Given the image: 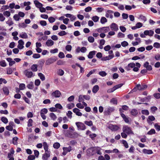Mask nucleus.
Segmentation results:
<instances>
[{
    "label": "nucleus",
    "mask_w": 160,
    "mask_h": 160,
    "mask_svg": "<svg viewBox=\"0 0 160 160\" xmlns=\"http://www.w3.org/2000/svg\"><path fill=\"white\" fill-rule=\"evenodd\" d=\"M135 64L134 63H129L128 65L126 66L125 68V69L128 71L131 70V68H133V71L134 72H137L139 70V68H138L135 67Z\"/></svg>",
    "instance_id": "1"
},
{
    "label": "nucleus",
    "mask_w": 160,
    "mask_h": 160,
    "mask_svg": "<svg viewBox=\"0 0 160 160\" xmlns=\"http://www.w3.org/2000/svg\"><path fill=\"white\" fill-rule=\"evenodd\" d=\"M122 131L128 134H134L133 132L131 130V128L127 125L123 126L122 128Z\"/></svg>",
    "instance_id": "2"
},
{
    "label": "nucleus",
    "mask_w": 160,
    "mask_h": 160,
    "mask_svg": "<svg viewBox=\"0 0 160 160\" xmlns=\"http://www.w3.org/2000/svg\"><path fill=\"white\" fill-rule=\"evenodd\" d=\"M57 58L56 57H51L48 58L46 61L45 64L47 65H50L55 62Z\"/></svg>",
    "instance_id": "3"
},
{
    "label": "nucleus",
    "mask_w": 160,
    "mask_h": 160,
    "mask_svg": "<svg viewBox=\"0 0 160 160\" xmlns=\"http://www.w3.org/2000/svg\"><path fill=\"white\" fill-rule=\"evenodd\" d=\"M62 149L63 151L62 154L64 156L68 152H70L72 150L71 147L70 146H69L68 147H63Z\"/></svg>",
    "instance_id": "4"
},
{
    "label": "nucleus",
    "mask_w": 160,
    "mask_h": 160,
    "mask_svg": "<svg viewBox=\"0 0 160 160\" xmlns=\"http://www.w3.org/2000/svg\"><path fill=\"white\" fill-rule=\"evenodd\" d=\"M24 74L28 78H30L33 77V73L31 71H28L27 69L25 70L23 72Z\"/></svg>",
    "instance_id": "5"
},
{
    "label": "nucleus",
    "mask_w": 160,
    "mask_h": 160,
    "mask_svg": "<svg viewBox=\"0 0 160 160\" xmlns=\"http://www.w3.org/2000/svg\"><path fill=\"white\" fill-rule=\"evenodd\" d=\"M50 152L49 151H45L44 154L42 156V159L43 160H48V158L50 156Z\"/></svg>",
    "instance_id": "6"
},
{
    "label": "nucleus",
    "mask_w": 160,
    "mask_h": 160,
    "mask_svg": "<svg viewBox=\"0 0 160 160\" xmlns=\"http://www.w3.org/2000/svg\"><path fill=\"white\" fill-rule=\"evenodd\" d=\"M108 128L112 131H116L118 130L119 127L117 125H113L112 124H110L108 127Z\"/></svg>",
    "instance_id": "7"
},
{
    "label": "nucleus",
    "mask_w": 160,
    "mask_h": 160,
    "mask_svg": "<svg viewBox=\"0 0 160 160\" xmlns=\"http://www.w3.org/2000/svg\"><path fill=\"white\" fill-rule=\"evenodd\" d=\"M155 119V118L153 116H149L147 119V122L149 125H151L153 123L152 121H154Z\"/></svg>",
    "instance_id": "8"
},
{
    "label": "nucleus",
    "mask_w": 160,
    "mask_h": 160,
    "mask_svg": "<svg viewBox=\"0 0 160 160\" xmlns=\"http://www.w3.org/2000/svg\"><path fill=\"white\" fill-rule=\"evenodd\" d=\"M61 95V92L58 90H56L55 91L53 92L51 95L55 98H59Z\"/></svg>",
    "instance_id": "9"
},
{
    "label": "nucleus",
    "mask_w": 160,
    "mask_h": 160,
    "mask_svg": "<svg viewBox=\"0 0 160 160\" xmlns=\"http://www.w3.org/2000/svg\"><path fill=\"white\" fill-rule=\"evenodd\" d=\"M143 67L146 68L147 71H151L152 69V68L151 65H149V63L148 62H146L143 64Z\"/></svg>",
    "instance_id": "10"
},
{
    "label": "nucleus",
    "mask_w": 160,
    "mask_h": 160,
    "mask_svg": "<svg viewBox=\"0 0 160 160\" xmlns=\"http://www.w3.org/2000/svg\"><path fill=\"white\" fill-rule=\"evenodd\" d=\"M110 27L112 31H117L118 30V26L114 23H112L110 26Z\"/></svg>",
    "instance_id": "11"
},
{
    "label": "nucleus",
    "mask_w": 160,
    "mask_h": 160,
    "mask_svg": "<svg viewBox=\"0 0 160 160\" xmlns=\"http://www.w3.org/2000/svg\"><path fill=\"white\" fill-rule=\"evenodd\" d=\"M144 34L149 36H152L154 34V31L151 30H145L144 32Z\"/></svg>",
    "instance_id": "12"
},
{
    "label": "nucleus",
    "mask_w": 160,
    "mask_h": 160,
    "mask_svg": "<svg viewBox=\"0 0 160 160\" xmlns=\"http://www.w3.org/2000/svg\"><path fill=\"white\" fill-rule=\"evenodd\" d=\"M18 48L20 49H22L24 48L23 45L24 44V42L22 39H20L18 41Z\"/></svg>",
    "instance_id": "13"
},
{
    "label": "nucleus",
    "mask_w": 160,
    "mask_h": 160,
    "mask_svg": "<svg viewBox=\"0 0 160 160\" xmlns=\"http://www.w3.org/2000/svg\"><path fill=\"white\" fill-rule=\"evenodd\" d=\"M113 55H109L108 56L104 57L101 58V60L103 61H106L111 59L113 58Z\"/></svg>",
    "instance_id": "14"
},
{
    "label": "nucleus",
    "mask_w": 160,
    "mask_h": 160,
    "mask_svg": "<svg viewBox=\"0 0 160 160\" xmlns=\"http://www.w3.org/2000/svg\"><path fill=\"white\" fill-rule=\"evenodd\" d=\"M78 133L76 132H71L69 133V136L72 138H75L78 137Z\"/></svg>",
    "instance_id": "15"
},
{
    "label": "nucleus",
    "mask_w": 160,
    "mask_h": 160,
    "mask_svg": "<svg viewBox=\"0 0 160 160\" xmlns=\"http://www.w3.org/2000/svg\"><path fill=\"white\" fill-rule=\"evenodd\" d=\"M96 51H93L90 52L88 55V58L90 59L92 58H93V56L96 54Z\"/></svg>",
    "instance_id": "16"
},
{
    "label": "nucleus",
    "mask_w": 160,
    "mask_h": 160,
    "mask_svg": "<svg viewBox=\"0 0 160 160\" xmlns=\"http://www.w3.org/2000/svg\"><path fill=\"white\" fill-rule=\"evenodd\" d=\"M34 3L36 7L39 8H40L42 7L43 5L41 3H40L39 1L37 0H35L34 1Z\"/></svg>",
    "instance_id": "17"
},
{
    "label": "nucleus",
    "mask_w": 160,
    "mask_h": 160,
    "mask_svg": "<svg viewBox=\"0 0 160 160\" xmlns=\"http://www.w3.org/2000/svg\"><path fill=\"white\" fill-rule=\"evenodd\" d=\"M102 149L99 147H95L94 150L96 152V153L99 155H101L102 153L101 151Z\"/></svg>",
    "instance_id": "18"
},
{
    "label": "nucleus",
    "mask_w": 160,
    "mask_h": 160,
    "mask_svg": "<svg viewBox=\"0 0 160 160\" xmlns=\"http://www.w3.org/2000/svg\"><path fill=\"white\" fill-rule=\"evenodd\" d=\"M54 44V42L51 39L48 40L46 42V44L48 47L51 46Z\"/></svg>",
    "instance_id": "19"
},
{
    "label": "nucleus",
    "mask_w": 160,
    "mask_h": 160,
    "mask_svg": "<svg viewBox=\"0 0 160 160\" xmlns=\"http://www.w3.org/2000/svg\"><path fill=\"white\" fill-rule=\"evenodd\" d=\"M143 152L145 154H152L153 153L152 151L151 150H147L144 149L142 150Z\"/></svg>",
    "instance_id": "20"
},
{
    "label": "nucleus",
    "mask_w": 160,
    "mask_h": 160,
    "mask_svg": "<svg viewBox=\"0 0 160 160\" xmlns=\"http://www.w3.org/2000/svg\"><path fill=\"white\" fill-rule=\"evenodd\" d=\"M4 94L6 95H8L9 93V91L7 87H4L2 88Z\"/></svg>",
    "instance_id": "21"
},
{
    "label": "nucleus",
    "mask_w": 160,
    "mask_h": 160,
    "mask_svg": "<svg viewBox=\"0 0 160 160\" xmlns=\"http://www.w3.org/2000/svg\"><path fill=\"white\" fill-rule=\"evenodd\" d=\"M130 113L133 116H136L138 114V111L136 109H133L131 110Z\"/></svg>",
    "instance_id": "22"
},
{
    "label": "nucleus",
    "mask_w": 160,
    "mask_h": 160,
    "mask_svg": "<svg viewBox=\"0 0 160 160\" xmlns=\"http://www.w3.org/2000/svg\"><path fill=\"white\" fill-rule=\"evenodd\" d=\"M99 89V86L97 85H96L94 86L92 88V92L94 93H95L98 91V90Z\"/></svg>",
    "instance_id": "23"
},
{
    "label": "nucleus",
    "mask_w": 160,
    "mask_h": 160,
    "mask_svg": "<svg viewBox=\"0 0 160 160\" xmlns=\"http://www.w3.org/2000/svg\"><path fill=\"white\" fill-rule=\"evenodd\" d=\"M37 67V65L33 64L31 66V69L33 72H36L38 70Z\"/></svg>",
    "instance_id": "24"
},
{
    "label": "nucleus",
    "mask_w": 160,
    "mask_h": 160,
    "mask_svg": "<svg viewBox=\"0 0 160 160\" xmlns=\"http://www.w3.org/2000/svg\"><path fill=\"white\" fill-rule=\"evenodd\" d=\"M102 32L106 33L108 32L110 30V28L109 27H104L101 28Z\"/></svg>",
    "instance_id": "25"
},
{
    "label": "nucleus",
    "mask_w": 160,
    "mask_h": 160,
    "mask_svg": "<svg viewBox=\"0 0 160 160\" xmlns=\"http://www.w3.org/2000/svg\"><path fill=\"white\" fill-rule=\"evenodd\" d=\"M19 37L25 39L27 38H28V36L27 33L25 32H23L20 34V35L19 36Z\"/></svg>",
    "instance_id": "26"
},
{
    "label": "nucleus",
    "mask_w": 160,
    "mask_h": 160,
    "mask_svg": "<svg viewBox=\"0 0 160 160\" xmlns=\"http://www.w3.org/2000/svg\"><path fill=\"white\" fill-rule=\"evenodd\" d=\"M73 112L78 116H80V110L77 108H75L73 109Z\"/></svg>",
    "instance_id": "27"
},
{
    "label": "nucleus",
    "mask_w": 160,
    "mask_h": 160,
    "mask_svg": "<svg viewBox=\"0 0 160 160\" xmlns=\"http://www.w3.org/2000/svg\"><path fill=\"white\" fill-rule=\"evenodd\" d=\"M72 68L75 69H78V68H80V64L78 63H76L75 64L72 65Z\"/></svg>",
    "instance_id": "28"
},
{
    "label": "nucleus",
    "mask_w": 160,
    "mask_h": 160,
    "mask_svg": "<svg viewBox=\"0 0 160 160\" xmlns=\"http://www.w3.org/2000/svg\"><path fill=\"white\" fill-rule=\"evenodd\" d=\"M107 22V20L106 18L103 17H101L100 19V22L102 24H104Z\"/></svg>",
    "instance_id": "29"
},
{
    "label": "nucleus",
    "mask_w": 160,
    "mask_h": 160,
    "mask_svg": "<svg viewBox=\"0 0 160 160\" xmlns=\"http://www.w3.org/2000/svg\"><path fill=\"white\" fill-rule=\"evenodd\" d=\"M18 137H15L12 138V143L14 145H17L18 144L17 141L18 140Z\"/></svg>",
    "instance_id": "30"
},
{
    "label": "nucleus",
    "mask_w": 160,
    "mask_h": 160,
    "mask_svg": "<svg viewBox=\"0 0 160 160\" xmlns=\"http://www.w3.org/2000/svg\"><path fill=\"white\" fill-rule=\"evenodd\" d=\"M129 107L127 105H123L122 106V108L119 109V111L120 112H122V110H128Z\"/></svg>",
    "instance_id": "31"
},
{
    "label": "nucleus",
    "mask_w": 160,
    "mask_h": 160,
    "mask_svg": "<svg viewBox=\"0 0 160 160\" xmlns=\"http://www.w3.org/2000/svg\"><path fill=\"white\" fill-rule=\"evenodd\" d=\"M6 23L9 26H11L13 24V22L12 19L9 18L8 20L6 22Z\"/></svg>",
    "instance_id": "32"
},
{
    "label": "nucleus",
    "mask_w": 160,
    "mask_h": 160,
    "mask_svg": "<svg viewBox=\"0 0 160 160\" xmlns=\"http://www.w3.org/2000/svg\"><path fill=\"white\" fill-rule=\"evenodd\" d=\"M27 87L28 89H32L34 87L33 83L32 82H31L29 84L27 85Z\"/></svg>",
    "instance_id": "33"
},
{
    "label": "nucleus",
    "mask_w": 160,
    "mask_h": 160,
    "mask_svg": "<svg viewBox=\"0 0 160 160\" xmlns=\"http://www.w3.org/2000/svg\"><path fill=\"white\" fill-rule=\"evenodd\" d=\"M1 120L5 124L7 123L8 122V119L4 117H2L1 118Z\"/></svg>",
    "instance_id": "34"
},
{
    "label": "nucleus",
    "mask_w": 160,
    "mask_h": 160,
    "mask_svg": "<svg viewBox=\"0 0 160 160\" xmlns=\"http://www.w3.org/2000/svg\"><path fill=\"white\" fill-rule=\"evenodd\" d=\"M50 117L51 119L53 120H55L57 118L56 115L52 112H51L50 114Z\"/></svg>",
    "instance_id": "35"
},
{
    "label": "nucleus",
    "mask_w": 160,
    "mask_h": 160,
    "mask_svg": "<svg viewBox=\"0 0 160 160\" xmlns=\"http://www.w3.org/2000/svg\"><path fill=\"white\" fill-rule=\"evenodd\" d=\"M99 18L98 16H95L92 17V19L94 22H97L98 21Z\"/></svg>",
    "instance_id": "36"
},
{
    "label": "nucleus",
    "mask_w": 160,
    "mask_h": 160,
    "mask_svg": "<svg viewBox=\"0 0 160 160\" xmlns=\"http://www.w3.org/2000/svg\"><path fill=\"white\" fill-rule=\"evenodd\" d=\"M138 88V89L139 90H142V85L139 84L137 85V87L134 88L132 90L133 92L136 91V89Z\"/></svg>",
    "instance_id": "37"
},
{
    "label": "nucleus",
    "mask_w": 160,
    "mask_h": 160,
    "mask_svg": "<svg viewBox=\"0 0 160 160\" xmlns=\"http://www.w3.org/2000/svg\"><path fill=\"white\" fill-rule=\"evenodd\" d=\"M38 76L42 81H44L45 80V77L44 75L41 73H38Z\"/></svg>",
    "instance_id": "38"
},
{
    "label": "nucleus",
    "mask_w": 160,
    "mask_h": 160,
    "mask_svg": "<svg viewBox=\"0 0 160 160\" xmlns=\"http://www.w3.org/2000/svg\"><path fill=\"white\" fill-rule=\"evenodd\" d=\"M43 146L45 151H48V146L46 142H44L43 143Z\"/></svg>",
    "instance_id": "39"
},
{
    "label": "nucleus",
    "mask_w": 160,
    "mask_h": 160,
    "mask_svg": "<svg viewBox=\"0 0 160 160\" xmlns=\"http://www.w3.org/2000/svg\"><path fill=\"white\" fill-rule=\"evenodd\" d=\"M74 104L73 103H71L68 104L67 105V107L69 109H72L74 107Z\"/></svg>",
    "instance_id": "40"
},
{
    "label": "nucleus",
    "mask_w": 160,
    "mask_h": 160,
    "mask_svg": "<svg viewBox=\"0 0 160 160\" xmlns=\"http://www.w3.org/2000/svg\"><path fill=\"white\" fill-rule=\"evenodd\" d=\"M156 132L155 130L154 129H152L148 132L147 134L148 135H151L154 134Z\"/></svg>",
    "instance_id": "41"
},
{
    "label": "nucleus",
    "mask_w": 160,
    "mask_h": 160,
    "mask_svg": "<svg viewBox=\"0 0 160 160\" xmlns=\"http://www.w3.org/2000/svg\"><path fill=\"white\" fill-rule=\"evenodd\" d=\"M57 74L58 75H59L60 76H62L64 74V72L61 69H59L57 72Z\"/></svg>",
    "instance_id": "42"
},
{
    "label": "nucleus",
    "mask_w": 160,
    "mask_h": 160,
    "mask_svg": "<svg viewBox=\"0 0 160 160\" xmlns=\"http://www.w3.org/2000/svg\"><path fill=\"white\" fill-rule=\"evenodd\" d=\"M0 65L2 67L6 66L7 64L5 60H3L0 62Z\"/></svg>",
    "instance_id": "43"
},
{
    "label": "nucleus",
    "mask_w": 160,
    "mask_h": 160,
    "mask_svg": "<svg viewBox=\"0 0 160 160\" xmlns=\"http://www.w3.org/2000/svg\"><path fill=\"white\" fill-rule=\"evenodd\" d=\"M48 110L47 108H44L41 109L40 112V114H44L48 112Z\"/></svg>",
    "instance_id": "44"
},
{
    "label": "nucleus",
    "mask_w": 160,
    "mask_h": 160,
    "mask_svg": "<svg viewBox=\"0 0 160 160\" xmlns=\"http://www.w3.org/2000/svg\"><path fill=\"white\" fill-rule=\"evenodd\" d=\"M33 120L31 119H29L28 122V126L30 127L32 125Z\"/></svg>",
    "instance_id": "45"
},
{
    "label": "nucleus",
    "mask_w": 160,
    "mask_h": 160,
    "mask_svg": "<svg viewBox=\"0 0 160 160\" xmlns=\"http://www.w3.org/2000/svg\"><path fill=\"white\" fill-rule=\"evenodd\" d=\"M142 113L146 115H148L149 114V112L147 110H143L141 111Z\"/></svg>",
    "instance_id": "46"
},
{
    "label": "nucleus",
    "mask_w": 160,
    "mask_h": 160,
    "mask_svg": "<svg viewBox=\"0 0 160 160\" xmlns=\"http://www.w3.org/2000/svg\"><path fill=\"white\" fill-rule=\"evenodd\" d=\"M53 147L55 148L58 149L60 147V144L58 142H55L53 144Z\"/></svg>",
    "instance_id": "47"
},
{
    "label": "nucleus",
    "mask_w": 160,
    "mask_h": 160,
    "mask_svg": "<svg viewBox=\"0 0 160 160\" xmlns=\"http://www.w3.org/2000/svg\"><path fill=\"white\" fill-rule=\"evenodd\" d=\"M122 143L126 148H128V145L127 142L125 140H123L122 141Z\"/></svg>",
    "instance_id": "48"
},
{
    "label": "nucleus",
    "mask_w": 160,
    "mask_h": 160,
    "mask_svg": "<svg viewBox=\"0 0 160 160\" xmlns=\"http://www.w3.org/2000/svg\"><path fill=\"white\" fill-rule=\"evenodd\" d=\"M88 40L89 42L92 43L94 42V39L92 37L89 36L88 38Z\"/></svg>",
    "instance_id": "49"
},
{
    "label": "nucleus",
    "mask_w": 160,
    "mask_h": 160,
    "mask_svg": "<svg viewBox=\"0 0 160 160\" xmlns=\"http://www.w3.org/2000/svg\"><path fill=\"white\" fill-rule=\"evenodd\" d=\"M108 113H110L114 110V108L113 107H108Z\"/></svg>",
    "instance_id": "50"
},
{
    "label": "nucleus",
    "mask_w": 160,
    "mask_h": 160,
    "mask_svg": "<svg viewBox=\"0 0 160 160\" xmlns=\"http://www.w3.org/2000/svg\"><path fill=\"white\" fill-rule=\"evenodd\" d=\"M154 126L157 131H160V125H159L158 124L156 123L154 124Z\"/></svg>",
    "instance_id": "51"
},
{
    "label": "nucleus",
    "mask_w": 160,
    "mask_h": 160,
    "mask_svg": "<svg viewBox=\"0 0 160 160\" xmlns=\"http://www.w3.org/2000/svg\"><path fill=\"white\" fill-rule=\"evenodd\" d=\"M48 21L50 23H53L55 21V19L52 17H50L48 19Z\"/></svg>",
    "instance_id": "52"
},
{
    "label": "nucleus",
    "mask_w": 160,
    "mask_h": 160,
    "mask_svg": "<svg viewBox=\"0 0 160 160\" xmlns=\"http://www.w3.org/2000/svg\"><path fill=\"white\" fill-rule=\"evenodd\" d=\"M58 34L60 36H62L67 34V33L64 31H62L59 32Z\"/></svg>",
    "instance_id": "53"
},
{
    "label": "nucleus",
    "mask_w": 160,
    "mask_h": 160,
    "mask_svg": "<svg viewBox=\"0 0 160 160\" xmlns=\"http://www.w3.org/2000/svg\"><path fill=\"white\" fill-rule=\"evenodd\" d=\"M3 14L4 16L8 17L10 16L11 14L10 12L8 11H6L4 12Z\"/></svg>",
    "instance_id": "54"
},
{
    "label": "nucleus",
    "mask_w": 160,
    "mask_h": 160,
    "mask_svg": "<svg viewBox=\"0 0 160 160\" xmlns=\"http://www.w3.org/2000/svg\"><path fill=\"white\" fill-rule=\"evenodd\" d=\"M110 102L112 103L113 104H117V100L116 99L113 98L111 99L110 101Z\"/></svg>",
    "instance_id": "55"
},
{
    "label": "nucleus",
    "mask_w": 160,
    "mask_h": 160,
    "mask_svg": "<svg viewBox=\"0 0 160 160\" xmlns=\"http://www.w3.org/2000/svg\"><path fill=\"white\" fill-rule=\"evenodd\" d=\"M96 71V70L95 69H94L93 70H91L89 72L87 75V77H89L91 75L94 73L95 71Z\"/></svg>",
    "instance_id": "56"
},
{
    "label": "nucleus",
    "mask_w": 160,
    "mask_h": 160,
    "mask_svg": "<svg viewBox=\"0 0 160 160\" xmlns=\"http://www.w3.org/2000/svg\"><path fill=\"white\" fill-rule=\"evenodd\" d=\"M99 74L101 76L104 77L107 74L105 71H103L99 72Z\"/></svg>",
    "instance_id": "57"
},
{
    "label": "nucleus",
    "mask_w": 160,
    "mask_h": 160,
    "mask_svg": "<svg viewBox=\"0 0 160 160\" xmlns=\"http://www.w3.org/2000/svg\"><path fill=\"white\" fill-rule=\"evenodd\" d=\"M121 45L123 47H125L128 45V43L127 41H124L121 43Z\"/></svg>",
    "instance_id": "58"
},
{
    "label": "nucleus",
    "mask_w": 160,
    "mask_h": 160,
    "mask_svg": "<svg viewBox=\"0 0 160 160\" xmlns=\"http://www.w3.org/2000/svg\"><path fill=\"white\" fill-rule=\"evenodd\" d=\"M14 19L16 21H18L20 19V17L18 14H16L13 17Z\"/></svg>",
    "instance_id": "59"
},
{
    "label": "nucleus",
    "mask_w": 160,
    "mask_h": 160,
    "mask_svg": "<svg viewBox=\"0 0 160 160\" xmlns=\"http://www.w3.org/2000/svg\"><path fill=\"white\" fill-rule=\"evenodd\" d=\"M111 48V47L109 45H107L104 48V50L106 51H109Z\"/></svg>",
    "instance_id": "60"
},
{
    "label": "nucleus",
    "mask_w": 160,
    "mask_h": 160,
    "mask_svg": "<svg viewBox=\"0 0 160 160\" xmlns=\"http://www.w3.org/2000/svg\"><path fill=\"white\" fill-rule=\"evenodd\" d=\"M19 86L20 90H23L25 88V85L23 83H21Z\"/></svg>",
    "instance_id": "61"
},
{
    "label": "nucleus",
    "mask_w": 160,
    "mask_h": 160,
    "mask_svg": "<svg viewBox=\"0 0 160 160\" xmlns=\"http://www.w3.org/2000/svg\"><path fill=\"white\" fill-rule=\"evenodd\" d=\"M72 46L70 45H67L66 47V49L68 51H71L72 50Z\"/></svg>",
    "instance_id": "62"
},
{
    "label": "nucleus",
    "mask_w": 160,
    "mask_h": 160,
    "mask_svg": "<svg viewBox=\"0 0 160 160\" xmlns=\"http://www.w3.org/2000/svg\"><path fill=\"white\" fill-rule=\"evenodd\" d=\"M12 72V70L11 68H7V74H11Z\"/></svg>",
    "instance_id": "63"
},
{
    "label": "nucleus",
    "mask_w": 160,
    "mask_h": 160,
    "mask_svg": "<svg viewBox=\"0 0 160 160\" xmlns=\"http://www.w3.org/2000/svg\"><path fill=\"white\" fill-rule=\"evenodd\" d=\"M98 12H101L104 11V8H96Z\"/></svg>",
    "instance_id": "64"
}]
</instances>
